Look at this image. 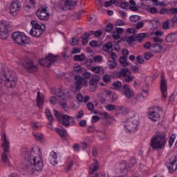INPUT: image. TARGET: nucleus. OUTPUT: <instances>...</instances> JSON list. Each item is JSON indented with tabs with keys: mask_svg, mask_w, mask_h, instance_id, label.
I'll list each match as a JSON object with an SVG mask.
<instances>
[{
	"mask_svg": "<svg viewBox=\"0 0 177 177\" xmlns=\"http://www.w3.org/2000/svg\"><path fill=\"white\" fill-rule=\"evenodd\" d=\"M20 155L24 158L21 165V169L24 171L28 174H34L35 169L37 172L42 171V168H44L42 158L39 156H37L34 148H21Z\"/></svg>",
	"mask_w": 177,
	"mask_h": 177,
	"instance_id": "nucleus-1",
	"label": "nucleus"
},
{
	"mask_svg": "<svg viewBox=\"0 0 177 177\" xmlns=\"http://www.w3.org/2000/svg\"><path fill=\"white\" fill-rule=\"evenodd\" d=\"M167 145V134H155L151 139L150 146L153 150H161Z\"/></svg>",
	"mask_w": 177,
	"mask_h": 177,
	"instance_id": "nucleus-2",
	"label": "nucleus"
},
{
	"mask_svg": "<svg viewBox=\"0 0 177 177\" xmlns=\"http://www.w3.org/2000/svg\"><path fill=\"white\" fill-rule=\"evenodd\" d=\"M52 95L55 96L50 97V103L51 104H56V103H59L62 107H66L67 104H66V100H64L63 96H64V91L62 88H53L50 89Z\"/></svg>",
	"mask_w": 177,
	"mask_h": 177,
	"instance_id": "nucleus-3",
	"label": "nucleus"
},
{
	"mask_svg": "<svg viewBox=\"0 0 177 177\" xmlns=\"http://www.w3.org/2000/svg\"><path fill=\"white\" fill-rule=\"evenodd\" d=\"M1 139L3 140L1 146L3 150V153L1 155V160L6 165H10V162L9 161V158H8V156H9V153H10V147H9V145H10V143L6 139V134L5 133L2 134Z\"/></svg>",
	"mask_w": 177,
	"mask_h": 177,
	"instance_id": "nucleus-4",
	"label": "nucleus"
},
{
	"mask_svg": "<svg viewBox=\"0 0 177 177\" xmlns=\"http://www.w3.org/2000/svg\"><path fill=\"white\" fill-rule=\"evenodd\" d=\"M30 24L32 28L30 30V35L35 38H39L44 34V31H45V24L39 25L35 20L31 21Z\"/></svg>",
	"mask_w": 177,
	"mask_h": 177,
	"instance_id": "nucleus-5",
	"label": "nucleus"
},
{
	"mask_svg": "<svg viewBox=\"0 0 177 177\" xmlns=\"http://www.w3.org/2000/svg\"><path fill=\"white\" fill-rule=\"evenodd\" d=\"M5 78L4 85L6 88H15L17 81V77L13 71H8L3 74Z\"/></svg>",
	"mask_w": 177,
	"mask_h": 177,
	"instance_id": "nucleus-6",
	"label": "nucleus"
},
{
	"mask_svg": "<svg viewBox=\"0 0 177 177\" xmlns=\"http://www.w3.org/2000/svg\"><path fill=\"white\" fill-rule=\"evenodd\" d=\"M12 39L15 44L21 45L22 46L30 44L31 41L30 38L27 37V35L22 32H15L12 35Z\"/></svg>",
	"mask_w": 177,
	"mask_h": 177,
	"instance_id": "nucleus-7",
	"label": "nucleus"
},
{
	"mask_svg": "<svg viewBox=\"0 0 177 177\" xmlns=\"http://www.w3.org/2000/svg\"><path fill=\"white\" fill-rule=\"evenodd\" d=\"M123 126L126 129L127 132L133 133L138 131L139 120L136 118H130L129 119L126 120L123 123Z\"/></svg>",
	"mask_w": 177,
	"mask_h": 177,
	"instance_id": "nucleus-8",
	"label": "nucleus"
},
{
	"mask_svg": "<svg viewBox=\"0 0 177 177\" xmlns=\"http://www.w3.org/2000/svg\"><path fill=\"white\" fill-rule=\"evenodd\" d=\"M161 114H162V109L160 106H155L152 110L150 109L148 111V118L151 120V121L156 122V121H159Z\"/></svg>",
	"mask_w": 177,
	"mask_h": 177,
	"instance_id": "nucleus-9",
	"label": "nucleus"
},
{
	"mask_svg": "<svg viewBox=\"0 0 177 177\" xmlns=\"http://www.w3.org/2000/svg\"><path fill=\"white\" fill-rule=\"evenodd\" d=\"M117 75L118 78L123 80V82H132L133 78H135L133 75H131V71L127 68H122L118 72Z\"/></svg>",
	"mask_w": 177,
	"mask_h": 177,
	"instance_id": "nucleus-10",
	"label": "nucleus"
},
{
	"mask_svg": "<svg viewBox=\"0 0 177 177\" xmlns=\"http://www.w3.org/2000/svg\"><path fill=\"white\" fill-rule=\"evenodd\" d=\"M36 15L39 20H41L44 21L45 20H48L49 19V13L48 12V7L41 6L39 7L37 10Z\"/></svg>",
	"mask_w": 177,
	"mask_h": 177,
	"instance_id": "nucleus-11",
	"label": "nucleus"
},
{
	"mask_svg": "<svg viewBox=\"0 0 177 177\" xmlns=\"http://www.w3.org/2000/svg\"><path fill=\"white\" fill-rule=\"evenodd\" d=\"M22 66L28 73H37L38 71V67L34 64V62L30 59H26L25 63L22 64Z\"/></svg>",
	"mask_w": 177,
	"mask_h": 177,
	"instance_id": "nucleus-12",
	"label": "nucleus"
},
{
	"mask_svg": "<svg viewBox=\"0 0 177 177\" xmlns=\"http://www.w3.org/2000/svg\"><path fill=\"white\" fill-rule=\"evenodd\" d=\"M21 9V2L15 0L10 6V13L12 16H16Z\"/></svg>",
	"mask_w": 177,
	"mask_h": 177,
	"instance_id": "nucleus-13",
	"label": "nucleus"
},
{
	"mask_svg": "<svg viewBox=\"0 0 177 177\" xmlns=\"http://www.w3.org/2000/svg\"><path fill=\"white\" fill-rule=\"evenodd\" d=\"M166 167L168 168L169 174H174L177 169V156H171L169 162H166Z\"/></svg>",
	"mask_w": 177,
	"mask_h": 177,
	"instance_id": "nucleus-14",
	"label": "nucleus"
},
{
	"mask_svg": "<svg viewBox=\"0 0 177 177\" xmlns=\"http://www.w3.org/2000/svg\"><path fill=\"white\" fill-rule=\"evenodd\" d=\"M8 24L5 21H0V38L1 39H6L9 36L8 32L9 30L8 29Z\"/></svg>",
	"mask_w": 177,
	"mask_h": 177,
	"instance_id": "nucleus-15",
	"label": "nucleus"
},
{
	"mask_svg": "<svg viewBox=\"0 0 177 177\" xmlns=\"http://www.w3.org/2000/svg\"><path fill=\"white\" fill-rule=\"evenodd\" d=\"M75 88L76 89H81L82 86H86V84H88V81L85 80L82 76L80 75H76L75 76Z\"/></svg>",
	"mask_w": 177,
	"mask_h": 177,
	"instance_id": "nucleus-16",
	"label": "nucleus"
},
{
	"mask_svg": "<svg viewBox=\"0 0 177 177\" xmlns=\"http://www.w3.org/2000/svg\"><path fill=\"white\" fill-rule=\"evenodd\" d=\"M97 169H99V162L94 160V162L90 165L89 174L88 177H97V174H93V173L96 172Z\"/></svg>",
	"mask_w": 177,
	"mask_h": 177,
	"instance_id": "nucleus-17",
	"label": "nucleus"
},
{
	"mask_svg": "<svg viewBox=\"0 0 177 177\" xmlns=\"http://www.w3.org/2000/svg\"><path fill=\"white\" fill-rule=\"evenodd\" d=\"M122 92L124 93V95L127 99H132L133 97V91L131 89V87L128 84H124L122 86Z\"/></svg>",
	"mask_w": 177,
	"mask_h": 177,
	"instance_id": "nucleus-18",
	"label": "nucleus"
},
{
	"mask_svg": "<svg viewBox=\"0 0 177 177\" xmlns=\"http://www.w3.org/2000/svg\"><path fill=\"white\" fill-rule=\"evenodd\" d=\"M167 81L165 80V77H164V75H162L161 80H160V91L162 93V96L163 97H167Z\"/></svg>",
	"mask_w": 177,
	"mask_h": 177,
	"instance_id": "nucleus-19",
	"label": "nucleus"
},
{
	"mask_svg": "<svg viewBox=\"0 0 177 177\" xmlns=\"http://www.w3.org/2000/svg\"><path fill=\"white\" fill-rule=\"evenodd\" d=\"M100 80V77L98 75H94L92 77V78L90 80L89 85H90V89L92 92L96 89L97 87V82H99V80Z\"/></svg>",
	"mask_w": 177,
	"mask_h": 177,
	"instance_id": "nucleus-20",
	"label": "nucleus"
},
{
	"mask_svg": "<svg viewBox=\"0 0 177 177\" xmlns=\"http://www.w3.org/2000/svg\"><path fill=\"white\" fill-rule=\"evenodd\" d=\"M160 13L161 15H174V19L177 20V8H162L160 10Z\"/></svg>",
	"mask_w": 177,
	"mask_h": 177,
	"instance_id": "nucleus-21",
	"label": "nucleus"
},
{
	"mask_svg": "<svg viewBox=\"0 0 177 177\" xmlns=\"http://www.w3.org/2000/svg\"><path fill=\"white\" fill-rule=\"evenodd\" d=\"M71 120H73L74 119L68 115H62L58 118V121H59L62 125H64V127H68V125H70Z\"/></svg>",
	"mask_w": 177,
	"mask_h": 177,
	"instance_id": "nucleus-22",
	"label": "nucleus"
},
{
	"mask_svg": "<svg viewBox=\"0 0 177 177\" xmlns=\"http://www.w3.org/2000/svg\"><path fill=\"white\" fill-rule=\"evenodd\" d=\"M48 160L51 165H57V153L52 151L49 154Z\"/></svg>",
	"mask_w": 177,
	"mask_h": 177,
	"instance_id": "nucleus-23",
	"label": "nucleus"
},
{
	"mask_svg": "<svg viewBox=\"0 0 177 177\" xmlns=\"http://www.w3.org/2000/svg\"><path fill=\"white\" fill-rule=\"evenodd\" d=\"M46 115L49 121L48 123V128H49L50 129H53L52 124H53L55 118H53V116L52 115V113H50V111H49V109H46Z\"/></svg>",
	"mask_w": 177,
	"mask_h": 177,
	"instance_id": "nucleus-24",
	"label": "nucleus"
},
{
	"mask_svg": "<svg viewBox=\"0 0 177 177\" xmlns=\"http://www.w3.org/2000/svg\"><path fill=\"white\" fill-rule=\"evenodd\" d=\"M44 94L41 93V92L38 91L37 92V106L39 107V109H41V107H42V106H44Z\"/></svg>",
	"mask_w": 177,
	"mask_h": 177,
	"instance_id": "nucleus-25",
	"label": "nucleus"
},
{
	"mask_svg": "<svg viewBox=\"0 0 177 177\" xmlns=\"http://www.w3.org/2000/svg\"><path fill=\"white\" fill-rule=\"evenodd\" d=\"M166 42L171 43L176 42L177 41V32L168 35L166 38Z\"/></svg>",
	"mask_w": 177,
	"mask_h": 177,
	"instance_id": "nucleus-26",
	"label": "nucleus"
},
{
	"mask_svg": "<svg viewBox=\"0 0 177 177\" xmlns=\"http://www.w3.org/2000/svg\"><path fill=\"white\" fill-rule=\"evenodd\" d=\"M91 34H93V30L84 32V35L82 36V45H86L89 42V37Z\"/></svg>",
	"mask_w": 177,
	"mask_h": 177,
	"instance_id": "nucleus-27",
	"label": "nucleus"
},
{
	"mask_svg": "<svg viewBox=\"0 0 177 177\" xmlns=\"http://www.w3.org/2000/svg\"><path fill=\"white\" fill-rule=\"evenodd\" d=\"M91 71L95 74H104V68L100 66L91 67Z\"/></svg>",
	"mask_w": 177,
	"mask_h": 177,
	"instance_id": "nucleus-28",
	"label": "nucleus"
},
{
	"mask_svg": "<svg viewBox=\"0 0 177 177\" xmlns=\"http://www.w3.org/2000/svg\"><path fill=\"white\" fill-rule=\"evenodd\" d=\"M162 49V46L158 44H153L151 46V52H153L154 53H158V52H161V50Z\"/></svg>",
	"mask_w": 177,
	"mask_h": 177,
	"instance_id": "nucleus-29",
	"label": "nucleus"
},
{
	"mask_svg": "<svg viewBox=\"0 0 177 177\" xmlns=\"http://www.w3.org/2000/svg\"><path fill=\"white\" fill-rule=\"evenodd\" d=\"M112 86H113L114 89H116V91H119V92H122V84L120 81L115 82L112 84Z\"/></svg>",
	"mask_w": 177,
	"mask_h": 177,
	"instance_id": "nucleus-30",
	"label": "nucleus"
},
{
	"mask_svg": "<svg viewBox=\"0 0 177 177\" xmlns=\"http://www.w3.org/2000/svg\"><path fill=\"white\" fill-rule=\"evenodd\" d=\"M39 63L41 66H44V67H49L50 66V62L48 59V57L39 59Z\"/></svg>",
	"mask_w": 177,
	"mask_h": 177,
	"instance_id": "nucleus-31",
	"label": "nucleus"
},
{
	"mask_svg": "<svg viewBox=\"0 0 177 177\" xmlns=\"http://www.w3.org/2000/svg\"><path fill=\"white\" fill-rule=\"evenodd\" d=\"M33 137L35 140H37L38 142H44V140H45V138H44V134L41 133H34Z\"/></svg>",
	"mask_w": 177,
	"mask_h": 177,
	"instance_id": "nucleus-32",
	"label": "nucleus"
},
{
	"mask_svg": "<svg viewBox=\"0 0 177 177\" xmlns=\"http://www.w3.org/2000/svg\"><path fill=\"white\" fill-rule=\"evenodd\" d=\"M77 2V0H65L64 6H66V8H68V6H75Z\"/></svg>",
	"mask_w": 177,
	"mask_h": 177,
	"instance_id": "nucleus-33",
	"label": "nucleus"
},
{
	"mask_svg": "<svg viewBox=\"0 0 177 177\" xmlns=\"http://www.w3.org/2000/svg\"><path fill=\"white\" fill-rule=\"evenodd\" d=\"M36 3L37 0H26V4L25 5V8H28V9L34 8Z\"/></svg>",
	"mask_w": 177,
	"mask_h": 177,
	"instance_id": "nucleus-34",
	"label": "nucleus"
},
{
	"mask_svg": "<svg viewBox=\"0 0 177 177\" xmlns=\"http://www.w3.org/2000/svg\"><path fill=\"white\" fill-rule=\"evenodd\" d=\"M128 58L127 57H120L119 59V62L122 67H127L129 64L127 62Z\"/></svg>",
	"mask_w": 177,
	"mask_h": 177,
	"instance_id": "nucleus-35",
	"label": "nucleus"
},
{
	"mask_svg": "<svg viewBox=\"0 0 177 177\" xmlns=\"http://www.w3.org/2000/svg\"><path fill=\"white\" fill-rule=\"evenodd\" d=\"M119 169L121 172H125V171H127V161L122 160L119 164Z\"/></svg>",
	"mask_w": 177,
	"mask_h": 177,
	"instance_id": "nucleus-36",
	"label": "nucleus"
},
{
	"mask_svg": "<svg viewBox=\"0 0 177 177\" xmlns=\"http://www.w3.org/2000/svg\"><path fill=\"white\" fill-rule=\"evenodd\" d=\"M107 64L110 70H113V68H115L117 67V62L115 61L109 60Z\"/></svg>",
	"mask_w": 177,
	"mask_h": 177,
	"instance_id": "nucleus-37",
	"label": "nucleus"
},
{
	"mask_svg": "<svg viewBox=\"0 0 177 177\" xmlns=\"http://www.w3.org/2000/svg\"><path fill=\"white\" fill-rule=\"evenodd\" d=\"M74 60L75 62H83V60H85V55L84 54L76 55L74 56Z\"/></svg>",
	"mask_w": 177,
	"mask_h": 177,
	"instance_id": "nucleus-38",
	"label": "nucleus"
},
{
	"mask_svg": "<svg viewBox=\"0 0 177 177\" xmlns=\"http://www.w3.org/2000/svg\"><path fill=\"white\" fill-rule=\"evenodd\" d=\"M146 37V33H139L137 36H136V41H138V42H142L145 39Z\"/></svg>",
	"mask_w": 177,
	"mask_h": 177,
	"instance_id": "nucleus-39",
	"label": "nucleus"
},
{
	"mask_svg": "<svg viewBox=\"0 0 177 177\" xmlns=\"http://www.w3.org/2000/svg\"><path fill=\"white\" fill-rule=\"evenodd\" d=\"M73 71H75V73H77V74H82L84 73V68H81V66L77 65L73 67Z\"/></svg>",
	"mask_w": 177,
	"mask_h": 177,
	"instance_id": "nucleus-40",
	"label": "nucleus"
},
{
	"mask_svg": "<svg viewBox=\"0 0 177 177\" xmlns=\"http://www.w3.org/2000/svg\"><path fill=\"white\" fill-rule=\"evenodd\" d=\"M48 62H50V65L52 64L54 62L56 61V56L53 55V54H48V56H46Z\"/></svg>",
	"mask_w": 177,
	"mask_h": 177,
	"instance_id": "nucleus-41",
	"label": "nucleus"
},
{
	"mask_svg": "<svg viewBox=\"0 0 177 177\" xmlns=\"http://www.w3.org/2000/svg\"><path fill=\"white\" fill-rule=\"evenodd\" d=\"M129 20L133 23H136V21H139L140 20V17L139 15H131L129 17Z\"/></svg>",
	"mask_w": 177,
	"mask_h": 177,
	"instance_id": "nucleus-42",
	"label": "nucleus"
},
{
	"mask_svg": "<svg viewBox=\"0 0 177 177\" xmlns=\"http://www.w3.org/2000/svg\"><path fill=\"white\" fill-rule=\"evenodd\" d=\"M82 75L83 78L85 80H89V78H91V73L86 71L85 69H84L83 72H82Z\"/></svg>",
	"mask_w": 177,
	"mask_h": 177,
	"instance_id": "nucleus-43",
	"label": "nucleus"
},
{
	"mask_svg": "<svg viewBox=\"0 0 177 177\" xmlns=\"http://www.w3.org/2000/svg\"><path fill=\"white\" fill-rule=\"evenodd\" d=\"M112 48L113 43L109 41L106 43V45L104 46V50H105V52H109V50H111Z\"/></svg>",
	"mask_w": 177,
	"mask_h": 177,
	"instance_id": "nucleus-44",
	"label": "nucleus"
},
{
	"mask_svg": "<svg viewBox=\"0 0 177 177\" xmlns=\"http://www.w3.org/2000/svg\"><path fill=\"white\" fill-rule=\"evenodd\" d=\"M118 110L122 114H124V115L128 114V109H127L125 106H118Z\"/></svg>",
	"mask_w": 177,
	"mask_h": 177,
	"instance_id": "nucleus-45",
	"label": "nucleus"
},
{
	"mask_svg": "<svg viewBox=\"0 0 177 177\" xmlns=\"http://www.w3.org/2000/svg\"><path fill=\"white\" fill-rule=\"evenodd\" d=\"M93 60L95 62V63H100V62L103 60V57L100 55H95L93 57Z\"/></svg>",
	"mask_w": 177,
	"mask_h": 177,
	"instance_id": "nucleus-46",
	"label": "nucleus"
},
{
	"mask_svg": "<svg viewBox=\"0 0 177 177\" xmlns=\"http://www.w3.org/2000/svg\"><path fill=\"white\" fill-rule=\"evenodd\" d=\"M90 35H94L96 38H99V37H102V30H98L95 32L93 30V33H90Z\"/></svg>",
	"mask_w": 177,
	"mask_h": 177,
	"instance_id": "nucleus-47",
	"label": "nucleus"
},
{
	"mask_svg": "<svg viewBox=\"0 0 177 177\" xmlns=\"http://www.w3.org/2000/svg\"><path fill=\"white\" fill-rule=\"evenodd\" d=\"M121 41H124V39H120V40L115 41V44L114 45V49L116 52H120V45H118V44H120Z\"/></svg>",
	"mask_w": 177,
	"mask_h": 177,
	"instance_id": "nucleus-48",
	"label": "nucleus"
},
{
	"mask_svg": "<svg viewBox=\"0 0 177 177\" xmlns=\"http://www.w3.org/2000/svg\"><path fill=\"white\" fill-rule=\"evenodd\" d=\"M113 37L115 40V42L117 41H120V39H122V38H121V37H120V33H118V32H117L115 31H114L113 32Z\"/></svg>",
	"mask_w": 177,
	"mask_h": 177,
	"instance_id": "nucleus-49",
	"label": "nucleus"
},
{
	"mask_svg": "<svg viewBox=\"0 0 177 177\" xmlns=\"http://www.w3.org/2000/svg\"><path fill=\"white\" fill-rule=\"evenodd\" d=\"M135 36H130L126 39L127 44H132V42L136 41Z\"/></svg>",
	"mask_w": 177,
	"mask_h": 177,
	"instance_id": "nucleus-50",
	"label": "nucleus"
},
{
	"mask_svg": "<svg viewBox=\"0 0 177 177\" xmlns=\"http://www.w3.org/2000/svg\"><path fill=\"white\" fill-rule=\"evenodd\" d=\"M56 132L60 136H65L66 135V131L62 130L59 128H56L55 129Z\"/></svg>",
	"mask_w": 177,
	"mask_h": 177,
	"instance_id": "nucleus-51",
	"label": "nucleus"
},
{
	"mask_svg": "<svg viewBox=\"0 0 177 177\" xmlns=\"http://www.w3.org/2000/svg\"><path fill=\"white\" fill-rule=\"evenodd\" d=\"M76 99L79 103H82V102H84V96H82V94L81 93L76 95Z\"/></svg>",
	"mask_w": 177,
	"mask_h": 177,
	"instance_id": "nucleus-52",
	"label": "nucleus"
},
{
	"mask_svg": "<svg viewBox=\"0 0 177 177\" xmlns=\"http://www.w3.org/2000/svg\"><path fill=\"white\" fill-rule=\"evenodd\" d=\"M104 82H110L111 81V77L109 75H104L103 77Z\"/></svg>",
	"mask_w": 177,
	"mask_h": 177,
	"instance_id": "nucleus-53",
	"label": "nucleus"
},
{
	"mask_svg": "<svg viewBox=\"0 0 177 177\" xmlns=\"http://www.w3.org/2000/svg\"><path fill=\"white\" fill-rule=\"evenodd\" d=\"M144 57L146 60H149L151 59V57H153V54H151L150 52L146 53L144 55Z\"/></svg>",
	"mask_w": 177,
	"mask_h": 177,
	"instance_id": "nucleus-54",
	"label": "nucleus"
},
{
	"mask_svg": "<svg viewBox=\"0 0 177 177\" xmlns=\"http://www.w3.org/2000/svg\"><path fill=\"white\" fill-rule=\"evenodd\" d=\"M163 30H168L169 28V21H166L162 24Z\"/></svg>",
	"mask_w": 177,
	"mask_h": 177,
	"instance_id": "nucleus-55",
	"label": "nucleus"
},
{
	"mask_svg": "<svg viewBox=\"0 0 177 177\" xmlns=\"http://www.w3.org/2000/svg\"><path fill=\"white\" fill-rule=\"evenodd\" d=\"M106 109L108 111H113L115 110V106L113 104H109L106 106Z\"/></svg>",
	"mask_w": 177,
	"mask_h": 177,
	"instance_id": "nucleus-56",
	"label": "nucleus"
},
{
	"mask_svg": "<svg viewBox=\"0 0 177 177\" xmlns=\"http://www.w3.org/2000/svg\"><path fill=\"white\" fill-rule=\"evenodd\" d=\"M143 26H145V24L143 23V21H139L138 23L136 24V30H140V28H142Z\"/></svg>",
	"mask_w": 177,
	"mask_h": 177,
	"instance_id": "nucleus-57",
	"label": "nucleus"
},
{
	"mask_svg": "<svg viewBox=\"0 0 177 177\" xmlns=\"http://www.w3.org/2000/svg\"><path fill=\"white\" fill-rule=\"evenodd\" d=\"M113 24H108L106 26V32H110V31H111V30H113Z\"/></svg>",
	"mask_w": 177,
	"mask_h": 177,
	"instance_id": "nucleus-58",
	"label": "nucleus"
},
{
	"mask_svg": "<svg viewBox=\"0 0 177 177\" xmlns=\"http://www.w3.org/2000/svg\"><path fill=\"white\" fill-rule=\"evenodd\" d=\"M136 60H137L138 63H140V64H142V63H145V59H143L142 57L140 55H138L136 57Z\"/></svg>",
	"mask_w": 177,
	"mask_h": 177,
	"instance_id": "nucleus-59",
	"label": "nucleus"
},
{
	"mask_svg": "<svg viewBox=\"0 0 177 177\" xmlns=\"http://www.w3.org/2000/svg\"><path fill=\"white\" fill-rule=\"evenodd\" d=\"M31 127H32V129H34V131H37V130L39 129V125H38L37 122L32 123Z\"/></svg>",
	"mask_w": 177,
	"mask_h": 177,
	"instance_id": "nucleus-60",
	"label": "nucleus"
},
{
	"mask_svg": "<svg viewBox=\"0 0 177 177\" xmlns=\"http://www.w3.org/2000/svg\"><path fill=\"white\" fill-rule=\"evenodd\" d=\"M127 32H128V34H133V35H135V32H136V29L129 28H127Z\"/></svg>",
	"mask_w": 177,
	"mask_h": 177,
	"instance_id": "nucleus-61",
	"label": "nucleus"
},
{
	"mask_svg": "<svg viewBox=\"0 0 177 177\" xmlns=\"http://www.w3.org/2000/svg\"><path fill=\"white\" fill-rule=\"evenodd\" d=\"M71 44L72 46H75V45H78V39L75 37L72 38Z\"/></svg>",
	"mask_w": 177,
	"mask_h": 177,
	"instance_id": "nucleus-62",
	"label": "nucleus"
},
{
	"mask_svg": "<svg viewBox=\"0 0 177 177\" xmlns=\"http://www.w3.org/2000/svg\"><path fill=\"white\" fill-rule=\"evenodd\" d=\"M124 24H125V22L123 20H121V19H118L115 22V26H124Z\"/></svg>",
	"mask_w": 177,
	"mask_h": 177,
	"instance_id": "nucleus-63",
	"label": "nucleus"
},
{
	"mask_svg": "<svg viewBox=\"0 0 177 177\" xmlns=\"http://www.w3.org/2000/svg\"><path fill=\"white\" fill-rule=\"evenodd\" d=\"M79 125L80 127H86V120H82L80 122H79Z\"/></svg>",
	"mask_w": 177,
	"mask_h": 177,
	"instance_id": "nucleus-64",
	"label": "nucleus"
}]
</instances>
